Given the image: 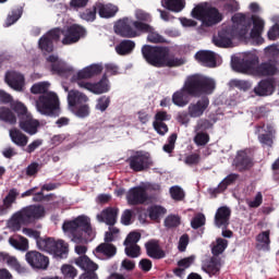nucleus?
<instances>
[{
  "instance_id": "nucleus-54",
  "label": "nucleus",
  "mask_w": 279,
  "mask_h": 279,
  "mask_svg": "<svg viewBox=\"0 0 279 279\" xmlns=\"http://www.w3.org/2000/svg\"><path fill=\"white\" fill-rule=\"evenodd\" d=\"M111 98L110 96H101L97 99L96 104V110H99L100 112H106L108 108L110 107Z\"/></svg>"
},
{
  "instance_id": "nucleus-52",
  "label": "nucleus",
  "mask_w": 279,
  "mask_h": 279,
  "mask_svg": "<svg viewBox=\"0 0 279 279\" xmlns=\"http://www.w3.org/2000/svg\"><path fill=\"white\" fill-rule=\"evenodd\" d=\"M124 246L125 255L129 256V258H138V256H141V246L138 244H129Z\"/></svg>"
},
{
  "instance_id": "nucleus-55",
  "label": "nucleus",
  "mask_w": 279,
  "mask_h": 279,
  "mask_svg": "<svg viewBox=\"0 0 279 279\" xmlns=\"http://www.w3.org/2000/svg\"><path fill=\"white\" fill-rule=\"evenodd\" d=\"M184 64V59L175 58V57H166L163 61V66H168L169 69H173L175 66H182Z\"/></svg>"
},
{
  "instance_id": "nucleus-37",
  "label": "nucleus",
  "mask_w": 279,
  "mask_h": 279,
  "mask_svg": "<svg viewBox=\"0 0 279 279\" xmlns=\"http://www.w3.org/2000/svg\"><path fill=\"white\" fill-rule=\"evenodd\" d=\"M0 121H4V123L10 125H16V114L8 107H0Z\"/></svg>"
},
{
  "instance_id": "nucleus-43",
  "label": "nucleus",
  "mask_w": 279,
  "mask_h": 279,
  "mask_svg": "<svg viewBox=\"0 0 279 279\" xmlns=\"http://www.w3.org/2000/svg\"><path fill=\"white\" fill-rule=\"evenodd\" d=\"M38 47L44 53H52V51H53V40L49 39L47 35H44L38 40Z\"/></svg>"
},
{
  "instance_id": "nucleus-50",
  "label": "nucleus",
  "mask_w": 279,
  "mask_h": 279,
  "mask_svg": "<svg viewBox=\"0 0 279 279\" xmlns=\"http://www.w3.org/2000/svg\"><path fill=\"white\" fill-rule=\"evenodd\" d=\"M274 138L276 135L270 133H262L258 135V141L263 147H274Z\"/></svg>"
},
{
  "instance_id": "nucleus-3",
  "label": "nucleus",
  "mask_w": 279,
  "mask_h": 279,
  "mask_svg": "<svg viewBox=\"0 0 279 279\" xmlns=\"http://www.w3.org/2000/svg\"><path fill=\"white\" fill-rule=\"evenodd\" d=\"M183 90L190 97H199L202 95H213L215 90V81L199 74H193L186 77Z\"/></svg>"
},
{
  "instance_id": "nucleus-41",
  "label": "nucleus",
  "mask_w": 279,
  "mask_h": 279,
  "mask_svg": "<svg viewBox=\"0 0 279 279\" xmlns=\"http://www.w3.org/2000/svg\"><path fill=\"white\" fill-rule=\"evenodd\" d=\"M227 248H228V240L223 238H218L216 240V245L211 247V254L215 257L219 258L218 256L221 255L222 252H226Z\"/></svg>"
},
{
  "instance_id": "nucleus-27",
  "label": "nucleus",
  "mask_w": 279,
  "mask_h": 279,
  "mask_svg": "<svg viewBox=\"0 0 279 279\" xmlns=\"http://www.w3.org/2000/svg\"><path fill=\"white\" fill-rule=\"evenodd\" d=\"M96 9L100 19H112L117 16V12H119V7L112 3L105 4L99 1L96 2Z\"/></svg>"
},
{
  "instance_id": "nucleus-10",
  "label": "nucleus",
  "mask_w": 279,
  "mask_h": 279,
  "mask_svg": "<svg viewBox=\"0 0 279 279\" xmlns=\"http://www.w3.org/2000/svg\"><path fill=\"white\" fill-rule=\"evenodd\" d=\"M38 250L51 254L54 258H66L69 255V244L64 240H58L53 238H45L39 240Z\"/></svg>"
},
{
  "instance_id": "nucleus-22",
  "label": "nucleus",
  "mask_w": 279,
  "mask_h": 279,
  "mask_svg": "<svg viewBox=\"0 0 279 279\" xmlns=\"http://www.w3.org/2000/svg\"><path fill=\"white\" fill-rule=\"evenodd\" d=\"M276 73H278V68L276 66V61L271 59L255 65L254 75L256 77H269L276 75Z\"/></svg>"
},
{
  "instance_id": "nucleus-25",
  "label": "nucleus",
  "mask_w": 279,
  "mask_h": 279,
  "mask_svg": "<svg viewBox=\"0 0 279 279\" xmlns=\"http://www.w3.org/2000/svg\"><path fill=\"white\" fill-rule=\"evenodd\" d=\"M202 270L208 274L210 278H213V276H219L221 271V258L213 256L203 260Z\"/></svg>"
},
{
  "instance_id": "nucleus-24",
  "label": "nucleus",
  "mask_w": 279,
  "mask_h": 279,
  "mask_svg": "<svg viewBox=\"0 0 279 279\" xmlns=\"http://www.w3.org/2000/svg\"><path fill=\"white\" fill-rule=\"evenodd\" d=\"M20 129L29 136H34V134H38V128H40V122L32 117V113L25 116L24 118L19 120Z\"/></svg>"
},
{
  "instance_id": "nucleus-12",
  "label": "nucleus",
  "mask_w": 279,
  "mask_h": 279,
  "mask_svg": "<svg viewBox=\"0 0 279 279\" xmlns=\"http://www.w3.org/2000/svg\"><path fill=\"white\" fill-rule=\"evenodd\" d=\"M128 163L132 171H135V173H141V171H147V169L153 167L154 161H151L149 154L136 151V154L128 159Z\"/></svg>"
},
{
  "instance_id": "nucleus-59",
  "label": "nucleus",
  "mask_w": 279,
  "mask_h": 279,
  "mask_svg": "<svg viewBox=\"0 0 279 279\" xmlns=\"http://www.w3.org/2000/svg\"><path fill=\"white\" fill-rule=\"evenodd\" d=\"M141 241V233L132 231L125 238L123 245H136Z\"/></svg>"
},
{
  "instance_id": "nucleus-29",
  "label": "nucleus",
  "mask_w": 279,
  "mask_h": 279,
  "mask_svg": "<svg viewBox=\"0 0 279 279\" xmlns=\"http://www.w3.org/2000/svg\"><path fill=\"white\" fill-rule=\"evenodd\" d=\"M142 34H148L147 41L153 43L154 45H162L167 43V39H165L151 25H143L141 36Z\"/></svg>"
},
{
  "instance_id": "nucleus-8",
  "label": "nucleus",
  "mask_w": 279,
  "mask_h": 279,
  "mask_svg": "<svg viewBox=\"0 0 279 279\" xmlns=\"http://www.w3.org/2000/svg\"><path fill=\"white\" fill-rule=\"evenodd\" d=\"M142 56L150 66L162 69L165 68V58L169 56V48L165 46L144 45L142 47Z\"/></svg>"
},
{
  "instance_id": "nucleus-35",
  "label": "nucleus",
  "mask_w": 279,
  "mask_h": 279,
  "mask_svg": "<svg viewBox=\"0 0 279 279\" xmlns=\"http://www.w3.org/2000/svg\"><path fill=\"white\" fill-rule=\"evenodd\" d=\"M189 101H191V99L189 98V94H186V90H184V87H182L180 90H177L172 95V104H174V106H178L179 108H184V106H189Z\"/></svg>"
},
{
  "instance_id": "nucleus-51",
  "label": "nucleus",
  "mask_w": 279,
  "mask_h": 279,
  "mask_svg": "<svg viewBox=\"0 0 279 279\" xmlns=\"http://www.w3.org/2000/svg\"><path fill=\"white\" fill-rule=\"evenodd\" d=\"M47 90H49V83L47 82H40V83L34 84L31 87V93L33 95H47L48 93Z\"/></svg>"
},
{
  "instance_id": "nucleus-33",
  "label": "nucleus",
  "mask_w": 279,
  "mask_h": 279,
  "mask_svg": "<svg viewBox=\"0 0 279 279\" xmlns=\"http://www.w3.org/2000/svg\"><path fill=\"white\" fill-rule=\"evenodd\" d=\"M134 49H136V43L131 39L121 40L120 44L116 46L118 56H130Z\"/></svg>"
},
{
  "instance_id": "nucleus-13",
  "label": "nucleus",
  "mask_w": 279,
  "mask_h": 279,
  "mask_svg": "<svg viewBox=\"0 0 279 279\" xmlns=\"http://www.w3.org/2000/svg\"><path fill=\"white\" fill-rule=\"evenodd\" d=\"M25 260L35 271H47L49 269V257L38 251H28Z\"/></svg>"
},
{
  "instance_id": "nucleus-61",
  "label": "nucleus",
  "mask_w": 279,
  "mask_h": 279,
  "mask_svg": "<svg viewBox=\"0 0 279 279\" xmlns=\"http://www.w3.org/2000/svg\"><path fill=\"white\" fill-rule=\"evenodd\" d=\"M202 161V156L197 153H193L187 155L184 159L185 165L189 167L197 166Z\"/></svg>"
},
{
  "instance_id": "nucleus-21",
  "label": "nucleus",
  "mask_w": 279,
  "mask_h": 279,
  "mask_svg": "<svg viewBox=\"0 0 279 279\" xmlns=\"http://www.w3.org/2000/svg\"><path fill=\"white\" fill-rule=\"evenodd\" d=\"M145 250L147 256L154 260H162V258L167 257V252L162 250V246H160V241L158 240L153 239L146 242Z\"/></svg>"
},
{
  "instance_id": "nucleus-26",
  "label": "nucleus",
  "mask_w": 279,
  "mask_h": 279,
  "mask_svg": "<svg viewBox=\"0 0 279 279\" xmlns=\"http://www.w3.org/2000/svg\"><path fill=\"white\" fill-rule=\"evenodd\" d=\"M195 60L203 66H208L209 69L217 66V57L215 56V52L210 50H199L195 53Z\"/></svg>"
},
{
  "instance_id": "nucleus-15",
  "label": "nucleus",
  "mask_w": 279,
  "mask_h": 279,
  "mask_svg": "<svg viewBox=\"0 0 279 279\" xmlns=\"http://www.w3.org/2000/svg\"><path fill=\"white\" fill-rule=\"evenodd\" d=\"M233 162L238 171H250L254 167V153L251 148L239 150Z\"/></svg>"
},
{
  "instance_id": "nucleus-39",
  "label": "nucleus",
  "mask_w": 279,
  "mask_h": 279,
  "mask_svg": "<svg viewBox=\"0 0 279 279\" xmlns=\"http://www.w3.org/2000/svg\"><path fill=\"white\" fill-rule=\"evenodd\" d=\"M147 213L151 221H158V219H160L162 215L167 214V209L160 205H154L148 207Z\"/></svg>"
},
{
  "instance_id": "nucleus-11",
  "label": "nucleus",
  "mask_w": 279,
  "mask_h": 279,
  "mask_svg": "<svg viewBox=\"0 0 279 279\" xmlns=\"http://www.w3.org/2000/svg\"><path fill=\"white\" fill-rule=\"evenodd\" d=\"M143 31V24L134 22L133 19L123 17L114 25V32L121 38H138Z\"/></svg>"
},
{
  "instance_id": "nucleus-16",
  "label": "nucleus",
  "mask_w": 279,
  "mask_h": 279,
  "mask_svg": "<svg viewBox=\"0 0 279 279\" xmlns=\"http://www.w3.org/2000/svg\"><path fill=\"white\" fill-rule=\"evenodd\" d=\"M126 201L129 206H141L149 202V194H147V189L144 186L131 187L126 193Z\"/></svg>"
},
{
  "instance_id": "nucleus-17",
  "label": "nucleus",
  "mask_w": 279,
  "mask_h": 279,
  "mask_svg": "<svg viewBox=\"0 0 279 279\" xmlns=\"http://www.w3.org/2000/svg\"><path fill=\"white\" fill-rule=\"evenodd\" d=\"M63 36L62 45H75V43H80V39L86 36V29L77 24H73L63 29Z\"/></svg>"
},
{
  "instance_id": "nucleus-63",
  "label": "nucleus",
  "mask_w": 279,
  "mask_h": 279,
  "mask_svg": "<svg viewBox=\"0 0 279 279\" xmlns=\"http://www.w3.org/2000/svg\"><path fill=\"white\" fill-rule=\"evenodd\" d=\"M211 128H213V122H210V120H208V119L198 120L197 125H196V130L198 132H206L208 130H211Z\"/></svg>"
},
{
  "instance_id": "nucleus-14",
  "label": "nucleus",
  "mask_w": 279,
  "mask_h": 279,
  "mask_svg": "<svg viewBox=\"0 0 279 279\" xmlns=\"http://www.w3.org/2000/svg\"><path fill=\"white\" fill-rule=\"evenodd\" d=\"M256 64H258V57L250 54L243 59H238L232 62V69L236 73H244L245 75H254L256 71Z\"/></svg>"
},
{
  "instance_id": "nucleus-57",
  "label": "nucleus",
  "mask_w": 279,
  "mask_h": 279,
  "mask_svg": "<svg viewBox=\"0 0 279 279\" xmlns=\"http://www.w3.org/2000/svg\"><path fill=\"white\" fill-rule=\"evenodd\" d=\"M1 260L7 262L9 267H13V269H19L21 265L19 264V259L16 257L10 256L7 253H0Z\"/></svg>"
},
{
  "instance_id": "nucleus-19",
  "label": "nucleus",
  "mask_w": 279,
  "mask_h": 279,
  "mask_svg": "<svg viewBox=\"0 0 279 279\" xmlns=\"http://www.w3.org/2000/svg\"><path fill=\"white\" fill-rule=\"evenodd\" d=\"M208 106H210V99H208V97L206 96H203L196 102H192L189 105V116L192 117V119H199V117H202L204 112H206Z\"/></svg>"
},
{
  "instance_id": "nucleus-18",
  "label": "nucleus",
  "mask_w": 279,
  "mask_h": 279,
  "mask_svg": "<svg viewBox=\"0 0 279 279\" xmlns=\"http://www.w3.org/2000/svg\"><path fill=\"white\" fill-rule=\"evenodd\" d=\"M4 82L10 88L17 90V93H22L23 88H25V76L21 74V72L8 71L4 76Z\"/></svg>"
},
{
  "instance_id": "nucleus-47",
  "label": "nucleus",
  "mask_w": 279,
  "mask_h": 279,
  "mask_svg": "<svg viewBox=\"0 0 279 279\" xmlns=\"http://www.w3.org/2000/svg\"><path fill=\"white\" fill-rule=\"evenodd\" d=\"M13 111L17 113L19 121L24 119V117L29 116V111H27V107L23 102H14L11 105Z\"/></svg>"
},
{
  "instance_id": "nucleus-46",
  "label": "nucleus",
  "mask_w": 279,
  "mask_h": 279,
  "mask_svg": "<svg viewBox=\"0 0 279 279\" xmlns=\"http://www.w3.org/2000/svg\"><path fill=\"white\" fill-rule=\"evenodd\" d=\"M61 274L64 279H75L77 277V269L71 264H64L61 267Z\"/></svg>"
},
{
  "instance_id": "nucleus-31",
  "label": "nucleus",
  "mask_w": 279,
  "mask_h": 279,
  "mask_svg": "<svg viewBox=\"0 0 279 279\" xmlns=\"http://www.w3.org/2000/svg\"><path fill=\"white\" fill-rule=\"evenodd\" d=\"M9 135L12 143L17 145V147H26L27 143H29V137H27V135H25V133L21 132L19 129H11Z\"/></svg>"
},
{
  "instance_id": "nucleus-64",
  "label": "nucleus",
  "mask_w": 279,
  "mask_h": 279,
  "mask_svg": "<svg viewBox=\"0 0 279 279\" xmlns=\"http://www.w3.org/2000/svg\"><path fill=\"white\" fill-rule=\"evenodd\" d=\"M166 228H178L180 226V218L178 216L171 215L165 219Z\"/></svg>"
},
{
  "instance_id": "nucleus-45",
  "label": "nucleus",
  "mask_w": 279,
  "mask_h": 279,
  "mask_svg": "<svg viewBox=\"0 0 279 279\" xmlns=\"http://www.w3.org/2000/svg\"><path fill=\"white\" fill-rule=\"evenodd\" d=\"M165 8L170 12H182L184 10V0H166Z\"/></svg>"
},
{
  "instance_id": "nucleus-53",
  "label": "nucleus",
  "mask_w": 279,
  "mask_h": 279,
  "mask_svg": "<svg viewBox=\"0 0 279 279\" xmlns=\"http://www.w3.org/2000/svg\"><path fill=\"white\" fill-rule=\"evenodd\" d=\"M236 180H239V174L230 173L219 183V189H221V191H226V189L232 186V184H234Z\"/></svg>"
},
{
  "instance_id": "nucleus-32",
  "label": "nucleus",
  "mask_w": 279,
  "mask_h": 279,
  "mask_svg": "<svg viewBox=\"0 0 279 279\" xmlns=\"http://www.w3.org/2000/svg\"><path fill=\"white\" fill-rule=\"evenodd\" d=\"M16 197H19V192L15 189L9 191L8 195L3 199V205H0V217L3 215H8V210L12 208V204L16 202Z\"/></svg>"
},
{
  "instance_id": "nucleus-49",
  "label": "nucleus",
  "mask_w": 279,
  "mask_h": 279,
  "mask_svg": "<svg viewBox=\"0 0 279 279\" xmlns=\"http://www.w3.org/2000/svg\"><path fill=\"white\" fill-rule=\"evenodd\" d=\"M194 143L197 145V147H204L210 143V135H208L206 132L199 131L194 136Z\"/></svg>"
},
{
  "instance_id": "nucleus-36",
  "label": "nucleus",
  "mask_w": 279,
  "mask_h": 279,
  "mask_svg": "<svg viewBox=\"0 0 279 279\" xmlns=\"http://www.w3.org/2000/svg\"><path fill=\"white\" fill-rule=\"evenodd\" d=\"M97 254H102L106 258H114L117 256V246L112 243H101L96 247Z\"/></svg>"
},
{
  "instance_id": "nucleus-9",
  "label": "nucleus",
  "mask_w": 279,
  "mask_h": 279,
  "mask_svg": "<svg viewBox=\"0 0 279 279\" xmlns=\"http://www.w3.org/2000/svg\"><path fill=\"white\" fill-rule=\"evenodd\" d=\"M36 108L46 117H60V98L58 94L50 92L43 94L36 100Z\"/></svg>"
},
{
  "instance_id": "nucleus-38",
  "label": "nucleus",
  "mask_w": 279,
  "mask_h": 279,
  "mask_svg": "<svg viewBox=\"0 0 279 279\" xmlns=\"http://www.w3.org/2000/svg\"><path fill=\"white\" fill-rule=\"evenodd\" d=\"M269 234H270L269 231H263L256 236L257 250H264V251L269 250V245L271 243V240L269 239Z\"/></svg>"
},
{
  "instance_id": "nucleus-6",
  "label": "nucleus",
  "mask_w": 279,
  "mask_h": 279,
  "mask_svg": "<svg viewBox=\"0 0 279 279\" xmlns=\"http://www.w3.org/2000/svg\"><path fill=\"white\" fill-rule=\"evenodd\" d=\"M193 19L201 21L205 27H213L214 25H219L223 21V14L219 12V9L215 7H204L203 4H197L192 10Z\"/></svg>"
},
{
  "instance_id": "nucleus-5",
  "label": "nucleus",
  "mask_w": 279,
  "mask_h": 279,
  "mask_svg": "<svg viewBox=\"0 0 279 279\" xmlns=\"http://www.w3.org/2000/svg\"><path fill=\"white\" fill-rule=\"evenodd\" d=\"M63 232L71 234L74 243H80L84 234L93 236V226L88 216H78L74 220L64 221L62 225Z\"/></svg>"
},
{
  "instance_id": "nucleus-23",
  "label": "nucleus",
  "mask_w": 279,
  "mask_h": 279,
  "mask_svg": "<svg viewBox=\"0 0 279 279\" xmlns=\"http://www.w3.org/2000/svg\"><path fill=\"white\" fill-rule=\"evenodd\" d=\"M119 217V208L117 207H107L101 210L100 214L96 216L99 223H106V226H114Z\"/></svg>"
},
{
  "instance_id": "nucleus-60",
  "label": "nucleus",
  "mask_w": 279,
  "mask_h": 279,
  "mask_svg": "<svg viewBox=\"0 0 279 279\" xmlns=\"http://www.w3.org/2000/svg\"><path fill=\"white\" fill-rule=\"evenodd\" d=\"M23 15V10L22 9H16L13 10L10 15L7 17V27H10V25H14L19 19Z\"/></svg>"
},
{
  "instance_id": "nucleus-20",
  "label": "nucleus",
  "mask_w": 279,
  "mask_h": 279,
  "mask_svg": "<svg viewBox=\"0 0 279 279\" xmlns=\"http://www.w3.org/2000/svg\"><path fill=\"white\" fill-rule=\"evenodd\" d=\"M232 216V209L228 206H221L217 209L214 218V223L216 228H221L227 230L230 226V217Z\"/></svg>"
},
{
  "instance_id": "nucleus-7",
  "label": "nucleus",
  "mask_w": 279,
  "mask_h": 279,
  "mask_svg": "<svg viewBox=\"0 0 279 279\" xmlns=\"http://www.w3.org/2000/svg\"><path fill=\"white\" fill-rule=\"evenodd\" d=\"M88 96L80 90L72 89L68 93V106L71 112L80 119H86L90 114Z\"/></svg>"
},
{
  "instance_id": "nucleus-56",
  "label": "nucleus",
  "mask_w": 279,
  "mask_h": 279,
  "mask_svg": "<svg viewBox=\"0 0 279 279\" xmlns=\"http://www.w3.org/2000/svg\"><path fill=\"white\" fill-rule=\"evenodd\" d=\"M178 141V134L172 133L168 137V143L163 145L162 149L166 154H173V149H175V142Z\"/></svg>"
},
{
  "instance_id": "nucleus-44",
  "label": "nucleus",
  "mask_w": 279,
  "mask_h": 279,
  "mask_svg": "<svg viewBox=\"0 0 279 279\" xmlns=\"http://www.w3.org/2000/svg\"><path fill=\"white\" fill-rule=\"evenodd\" d=\"M135 19L136 20H134V23H141V25H151L149 24L153 21L151 14L143 10L135 11Z\"/></svg>"
},
{
  "instance_id": "nucleus-28",
  "label": "nucleus",
  "mask_w": 279,
  "mask_h": 279,
  "mask_svg": "<svg viewBox=\"0 0 279 279\" xmlns=\"http://www.w3.org/2000/svg\"><path fill=\"white\" fill-rule=\"evenodd\" d=\"M274 80L271 78L262 80L257 86L254 87V93L257 95V97H267V95H274Z\"/></svg>"
},
{
  "instance_id": "nucleus-40",
  "label": "nucleus",
  "mask_w": 279,
  "mask_h": 279,
  "mask_svg": "<svg viewBox=\"0 0 279 279\" xmlns=\"http://www.w3.org/2000/svg\"><path fill=\"white\" fill-rule=\"evenodd\" d=\"M9 243L12 245V247L20 250L21 252H27V250H29V241L27 238L21 236L20 240L10 238Z\"/></svg>"
},
{
  "instance_id": "nucleus-34",
  "label": "nucleus",
  "mask_w": 279,
  "mask_h": 279,
  "mask_svg": "<svg viewBox=\"0 0 279 279\" xmlns=\"http://www.w3.org/2000/svg\"><path fill=\"white\" fill-rule=\"evenodd\" d=\"M75 265H77V267H81V269H83L85 272L97 271V269H99V266L95 262L90 260V258L86 255H82L76 258Z\"/></svg>"
},
{
  "instance_id": "nucleus-62",
  "label": "nucleus",
  "mask_w": 279,
  "mask_h": 279,
  "mask_svg": "<svg viewBox=\"0 0 279 279\" xmlns=\"http://www.w3.org/2000/svg\"><path fill=\"white\" fill-rule=\"evenodd\" d=\"M45 36H47L50 40L58 43L61 36H64V29L61 28H52Z\"/></svg>"
},
{
  "instance_id": "nucleus-58",
  "label": "nucleus",
  "mask_w": 279,
  "mask_h": 279,
  "mask_svg": "<svg viewBox=\"0 0 279 279\" xmlns=\"http://www.w3.org/2000/svg\"><path fill=\"white\" fill-rule=\"evenodd\" d=\"M170 195L175 202H182V199H184V190L178 185H174L170 187Z\"/></svg>"
},
{
  "instance_id": "nucleus-42",
  "label": "nucleus",
  "mask_w": 279,
  "mask_h": 279,
  "mask_svg": "<svg viewBox=\"0 0 279 279\" xmlns=\"http://www.w3.org/2000/svg\"><path fill=\"white\" fill-rule=\"evenodd\" d=\"M97 4L95 3L92 8L81 12L80 17L87 23H93L97 19Z\"/></svg>"
},
{
  "instance_id": "nucleus-2",
  "label": "nucleus",
  "mask_w": 279,
  "mask_h": 279,
  "mask_svg": "<svg viewBox=\"0 0 279 279\" xmlns=\"http://www.w3.org/2000/svg\"><path fill=\"white\" fill-rule=\"evenodd\" d=\"M104 71V65L96 63L77 72L76 75L73 76V80H78L77 84L80 88H85L89 90V93H94V95H104V93L110 92V81L106 74L102 75L101 80L97 83H88L82 80H90V77H95V75H99Z\"/></svg>"
},
{
  "instance_id": "nucleus-48",
  "label": "nucleus",
  "mask_w": 279,
  "mask_h": 279,
  "mask_svg": "<svg viewBox=\"0 0 279 279\" xmlns=\"http://www.w3.org/2000/svg\"><path fill=\"white\" fill-rule=\"evenodd\" d=\"M206 226V216L202 213L196 214L191 220V228L193 230H199Z\"/></svg>"
},
{
  "instance_id": "nucleus-1",
  "label": "nucleus",
  "mask_w": 279,
  "mask_h": 279,
  "mask_svg": "<svg viewBox=\"0 0 279 279\" xmlns=\"http://www.w3.org/2000/svg\"><path fill=\"white\" fill-rule=\"evenodd\" d=\"M232 22L235 24L234 26L222 28L213 37V43L216 47L228 49L229 47H232V40H234L236 36L240 38H245V36H247L252 22H247V16H245V14H235L232 16Z\"/></svg>"
},
{
  "instance_id": "nucleus-30",
  "label": "nucleus",
  "mask_w": 279,
  "mask_h": 279,
  "mask_svg": "<svg viewBox=\"0 0 279 279\" xmlns=\"http://www.w3.org/2000/svg\"><path fill=\"white\" fill-rule=\"evenodd\" d=\"M251 21L253 23V28L251 29L250 37L253 40H258L260 39V36H263L265 21H263V19H260L258 15H252Z\"/></svg>"
},
{
  "instance_id": "nucleus-4",
  "label": "nucleus",
  "mask_w": 279,
  "mask_h": 279,
  "mask_svg": "<svg viewBox=\"0 0 279 279\" xmlns=\"http://www.w3.org/2000/svg\"><path fill=\"white\" fill-rule=\"evenodd\" d=\"M44 216L45 207L43 205H29L15 213L9 221V226L14 230H21V226H29L37 219H43Z\"/></svg>"
}]
</instances>
